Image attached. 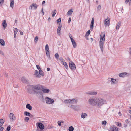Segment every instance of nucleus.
I'll return each instance as SVG.
<instances>
[{
  "label": "nucleus",
  "mask_w": 131,
  "mask_h": 131,
  "mask_svg": "<svg viewBox=\"0 0 131 131\" xmlns=\"http://www.w3.org/2000/svg\"><path fill=\"white\" fill-rule=\"evenodd\" d=\"M4 129V128L3 127H0V131H3Z\"/></svg>",
  "instance_id": "54"
},
{
  "label": "nucleus",
  "mask_w": 131,
  "mask_h": 131,
  "mask_svg": "<svg viewBox=\"0 0 131 131\" xmlns=\"http://www.w3.org/2000/svg\"><path fill=\"white\" fill-rule=\"evenodd\" d=\"M71 104H76L78 102L77 100L76 99H71Z\"/></svg>",
  "instance_id": "20"
},
{
  "label": "nucleus",
  "mask_w": 131,
  "mask_h": 131,
  "mask_svg": "<svg viewBox=\"0 0 131 131\" xmlns=\"http://www.w3.org/2000/svg\"><path fill=\"white\" fill-rule=\"evenodd\" d=\"M42 85L38 84L36 85H28L27 89L29 93L31 94L34 93L37 96L43 99V93L42 91L40 90V89L41 88Z\"/></svg>",
  "instance_id": "1"
},
{
  "label": "nucleus",
  "mask_w": 131,
  "mask_h": 131,
  "mask_svg": "<svg viewBox=\"0 0 131 131\" xmlns=\"http://www.w3.org/2000/svg\"><path fill=\"white\" fill-rule=\"evenodd\" d=\"M60 60L61 61V62L63 63V62H64L65 61V60H64L63 59V58H60Z\"/></svg>",
  "instance_id": "50"
},
{
  "label": "nucleus",
  "mask_w": 131,
  "mask_h": 131,
  "mask_svg": "<svg viewBox=\"0 0 131 131\" xmlns=\"http://www.w3.org/2000/svg\"><path fill=\"white\" fill-rule=\"evenodd\" d=\"M90 30H89L88 31L86 32V34L85 35V37H86V36H88L89 35H90Z\"/></svg>",
  "instance_id": "37"
},
{
  "label": "nucleus",
  "mask_w": 131,
  "mask_h": 131,
  "mask_svg": "<svg viewBox=\"0 0 131 131\" xmlns=\"http://www.w3.org/2000/svg\"><path fill=\"white\" fill-rule=\"evenodd\" d=\"M58 124L59 126H61V123L60 121L58 122Z\"/></svg>",
  "instance_id": "53"
},
{
  "label": "nucleus",
  "mask_w": 131,
  "mask_h": 131,
  "mask_svg": "<svg viewBox=\"0 0 131 131\" xmlns=\"http://www.w3.org/2000/svg\"><path fill=\"white\" fill-rule=\"evenodd\" d=\"M4 123V121L3 119H0V123H1L3 125Z\"/></svg>",
  "instance_id": "45"
},
{
  "label": "nucleus",
  "mask_w": 131,
  "mask_h": 131,
  "mask_svg": "<svg viewBox=\"0 0 131 131\" xmlns=\"http://www.w3.org/2000/svg\"><path fill=\"white\" fill-rule=\"evenodd\" d=\"M36 66L37 68L39 70V71L41 70V69L39 65H37Z\"/></svg>",
  "instance_id": "47"
},
{
  "label": "nucleus",
  "mask_w": 131,
  "mask_h": 131,
  "mask_svg": "<svg viewBox=\"0 0 131 131\" xmlns=\"http://www.w3.org/2000/svg\"><path fill=\"white\" fill-rule=\"evenodd\" d=\"M129 52L130 53V56L131 57V48L129 49Z\"/></svg>",
  "instance_id": "56"
},
{
  "label": "nucleus",
  "mask_w": 131,
  "mask_h": 131,
  "mask_svg": "<svg viewBox=\"0 0 131 131\" xmlns=\"http://www.w3.org/2000/svg\"><path fill=\"white\" fill-rule=\"evenodd\" d=\"M94 20V18H93L92 19L91 22L90 26V28L91 30H92L93 28Z\"/></svg>",
  "instance_id": "17"
},
{
  "label": "nucleus",
  "mask_w": 131,
  "mask_h": 131,
  "mask_svg": "<svg viewBox=\"0 0 131 131\" xmlns=\"http://www.w3.org/2000/svg\"><path fill=\"white\" fill-rule=\"evenodd\" d=\"M96 105L99 106H102L103 104L106 103V101L102 99L99 98L96 100Z\"/></svg>",
  "instance_id": "3"
},
{
  "label": "nucleus",
  "mask_w": 131,
  "mask_h": 131,
  "mask_svg": "<svg viewBox=\"0 0 131 131\" xmlns=\"http://www.w3.org/2000/svg\"><path fill=\"white\" fill-rule=\"evenodd\" d=\"M4 2V0H0V6H2L3 3Z\"/></svg>",
  "instance_id": "46"
},
{
  "label": "nucleus",
  "mask_w": 131,
  "mask_h": 131,
  "mask_svg": "<svg viewBox=\"0 0 131 131\" xmlns=\"http://www.w3.org/2000/svg\"><path fill=\"white\" fill-rule=\"evenodd\" d=\"M55 57L56 59H58L59 58V56L57 53H56L55 55Z\"/></svg>",
  "instance_id": "40"
},
{
  "label": "nucleus",
  "mask_w": 131,
  "mask_h": 131,
  "mask_svg": "<svg viewBox=\"0 0 131 131\" xmlns=\"http://www.w3.org/2000/svg\"><path fill=\"white\" fill-rule=\"evenodd\" d=\"M26 107L27 108L31 110L32 109V107L29 104H27L26 106Z\"/></svg>",
  "instance_id": "22"
},
{
  "label": "nucleus",
  "mask_w": 131,
  "mask_h": 131,
  "mask_svg": "<svg viewBox=\"0 0 131 131\" xmlns=\"http://www.w3.org/2000/svg\"><path fill=\"white\" fill-rule=\"evenodd\" d=\"M71 99H66L64 100V102L66 104L71 103Z\"/></svg>",
  "instance_id": "30"
},
{
  "label": "nucleus",
  "mask_w": 131,
  "mask_h": 131,
  "mask_svg": "<svg viewBox=\"0 0 131 131\" xmlns=\"http://www.w3.org/2000/svg\"><path fill=\"white\" fill-rule=\"evenodd\" d=\"M47 71H49L50 70V69L49 68H47Z\"/></svg>",
  "instance_id": "62"
},
{
  "label": "nucleus",
  "mask_w": 131,
  "mask_h": 131,
  "mask_svg": "<svg viewBox=\"0 0 131 131\" xmlns=\"http://www.w3.org/2000/svg\"><path fill=\"white\" fill-rule=\"evenodd\" d=\"M102 125L105 126L106 125L107 122L106 121H104L102 122Z\"/></svg>",
  "instance_id": "39"
},
{
  "label": "nucleus",
  "mask_w": 131,
  "mask_h": 131,
  "mask_svg": "<svg viewBox=\"0 0 131 131\" xmlns=\"http://www.w3.org/2000/svg\"><path fill=\"white\" fill-rule=\"evenodd\" d=\"M101 9V6L100 5H99L97 8V10L98 11L99 10Z\"/></svg>",
  "instance_id": "48"
},
{
  "label": "nucleus",
  "mask_w": 131,
  "mask_h": 131,
  "mask_svg": "<svg viewBox=\"0 0 131 131\" xmlns=\"http://www.w3.org/2000/svg\"><path fill=\"white\" fill-rule=\"evenodd\" d=\"M118 129L115 126L113 125L111 127L109 131H118Z\"/></svg>",
  "instance_id": "13"
},
{
  "label": "nucleus",
  "mask_w": 131,
  "mask_h": 131,
  "mask_svg": "<svg viewBox=\"0 0 131 131\" xmlns=\"http://www.w3.org/2000/svg\"><path fill=\"white\" fill-rule=\"evenodd\" d=\"M67 59L69 60V61H70V59L69 57H67Z\"/></svg>",
  "instance_id": "63"
},
{
  "label": "nucleus",
  "mask_w": 131,
  "mask_h": 131,
  "mask_svg": "<svg viewBox=\"0 0 131 131\" xmlns=\"http://www.w3.org/2000/svg\"><path fill=\"white\" fill-rule=\"evenodd\" d=\"M71 18L70 17L69 18L68 20V23H70V22L71 21Z\"/></svg>",
  "instance_id": "55"
},
{
  "label": "nucleus",
  "mask_w": 131,
  "mask_h": 131,
  "mask_svg": "<svg viewBox=\"0 0 131 131\" xmlns=\"http://www.w3.org/2000/svg\"><path fill=\"white\" fill-rule=\"evenodd\" d=\"M90 104L93 106L96 105V100L93 98H90L88 100Z\"/></svg>",
  "instance_id": "6"
},
{
  "label": "nucleus",
  "mask_w": 131,
  "mask_h": 131,
  "mask_svg": "<svg viewBox=\"0 0 131 131\" xmlns=\"http://www.w3.org/2000/svg\"><path fill=\"white\" fill-rule=\"evenodd\" d=\"M16 34H15V33H14V37L15 38L16 37Z\"/></svg>",
  "instance_id": "60"
},
{
  "label": "nucleus",
  "mask_w": 131,
  "mask_h": 131,
  "mask_svg": "<svg viewBox=\"0 0 131 131\" xmlns=\"http://www.w3.org/2000/svg\"><path fill=\"white\" fill-rule=\"evenodd\" d=\"M39 72L37 70H35V75L36 76V77H37L40 78L41 77L40 75H39Z\"/></svg>",
  "instance_id": "23"
},
{
  "label": "nucleus",
  "mask_w": 131,
  "mask_h": 131,
  "mask_svg": "<svg viewBox=\"0 0 131 131\" xmlns=\"http://www.w3.org/2000/svg\"><path fill=\"white\" fill-rule=\"evenodd\" d=\"M45 51L46 50H49V46L48 45V44H46V45L45 47Z\"/></svg>",
  "instance_id": "42"
},
{
  "label": "nucleus",
  "mask_w": 131,
  "mask_h": 131,
  "mask_svg": "<svg viewBox=\"0 0 131 131\" xmlns=\"http://www.w3.org/2000/svg\"><path fill=\"white\" fill-rule=\"evenodd\" d=\"M56 13V9L53 10L52 13V16L53 17H54Z\"/></svg>",
  "instance_id": "31"
},
{
  "label": "nucleus",
  "mask_w": 131,
  "mask_h": 131,
  "mask_svg": "<svg viewBox=\"0 0 131 131\" xmlns=\"http://www.w3.org/2000/svg\"><path fill=\"white\" fill-rule=\"evenodd\" d=\"M40 90L42 91V93H48L49 92L50 90L47 89H44L43 86L42 85L41 88L40 89Z\"/></svg>",
  "instance_id": "8"
},
{
  "label": "nucleus",
  "mask_w": 131,
  "mask_h": 131,
  "mask_svg": "<svg viewBox=\"0 0 131 131\" xmlns=\"http://www.w3.org/2000/svg\"><path fill=\"white\" fill-rule=\"evenodd\" d=\"M9 117L11 121L15 120L16 118L14 114L12 113H11L10 114Z\"/></svg>",
  "instance_id": "9"
},
{
  "label": "nucleus",
  "mask_w": 131,
  "mask_h": 131,
  "mask_svg": "<svg viewBox=\"0 0 131 131\" xmlns=\"http://www.w3.org/2000/svg\"><path fill=\"white\" fill-rule=\"evenodd\" d=\"M105 40V34H104L103 36L102 34H101L100 38L99 46L102 53H103V47Z\"/></svg>",
  "instance_id": "2"
},
{
  "label": "nucleus",
  "mask_w": 131,
  "mask_h": 131,
  "mask_svg": "<svg viewBox=\"0 0 131 131\" xmlns=\"http://www.w3.org/2000/svg\"><path fill=\"white\" fill-rule=\"evenodd\" d=\"M14 5V0H10V7H11L12 8H13V6Z\"/></svg>",
  "instance_id": "28"
},
{
  "label": "nucleus",
  "mask_w": 131,
  "mask_h": 131,
  "mask_svg": "<svg viewBox=\"0 0 131 131\" xmlns=\"http://www.w3.org/2000/svg\"><path fill=\"white\" fill-rule=\"evenodd\" d=\"M71 41L73 47L74 48H75L76 47L77 45L75 41L73 39H72Z\"/></svg>",
  "instance_id": "21"
},
{
  "label": "nucleus",
  "mask_w": 131,
  "mask_h": 131,
  "mask_svg": "<svg viewBox=\"0 0 131 131\" xmlns=\"http://www.w3.org/2000/svg\"><path fill=\"white\" fill-rule=\"evenodd\" d=\"M2 25L3 27L4 28H5L7 27V23L6 20H3L2 23Z\"/></svg>",
  "instance_id": "24"
},
{
  "label": "nucleus",
  "mask_w": 131,
  "mask_h": 131,
  "mask_svg": "<svg viewBox=\"0 0 131 131\" xmlns=\"http://www.w3.org/2000/svg\"><path fill=\"white\" fill-rule=\"evenodd\" d=\"M86 93L88 94L93 95H96L97 94V92L94 91H88Z\"/></svg>",
  "instance_id": "10"
},
{
  "label": "nucleus",
  "mask_w": 131,
  "mask_h": 131,
  "mask_svg": "<svg viewBox=\"0 0 131 131\" xmlns=\"http://www.w3.org/2000/svg\"><path fill=\"white\" fill-rule=\"evenodd\" d=\"M73 12V10L72 9H71L69 10L67 12V14L68 15H71Z\"/></svg>",
  "instance_id": "26"
},
{
  "label": "nucleus",
  "mask_w": 131,
  "mask_h": 131,
  "mask_svg": "<svg viewBox=\"0 0 131 131\" xmlns=\"http://www.w3.org/2000/svg\"><path fill=\"white\" fill-rule=\"evenodd\" d=\"M46 52V54L48 57V59H50L51 58L50 55V52L49 50L45 51Z\"/></svg>",
  "instance_id": "25"
},
{
  "label": "nucleus",
  "mask_w": 131,
  "mask_h": 131,
  "mask_svg": "<svg viewBox=\"0 0 131 131\" xmlns=\"http://www.w3.org/2000/svg\"><path fill=\"white\" fill-rule=\"evenodd\" d=\"M63 64L65 67V68L67 69H68V66L67 65L66 62L65 61L63 63Z\"/></svg>",
  "instance_id": "35"
},
{
  "label": "nucleus",
  "mask_w": 131,
  "mask_h": 131,
  "mask_svg": "<svg viewBox=\"0 0 131 131\" xmlns=\"http://www.w3.org/2000/svg\"><path fill=\"white\" fill-rule=\"evenodd\" d=\"M130 0H126L125 3L126 4H127Z\"/></svg>",
  "instance_id": "57"
},
{
  "label": "nucleus",
  "mask_w": 131,
  "mask_h": 131,
  "mask_svg": "<svg viewBox=\"0 0 131 131\" xmlns=\"http://www.w3.org/2000/svg\"><path fill=\"white\" fill-rule=\"evenodd\" d=\"M39 71V74L40 75V76L41 75L42 76H44V72L43 71L41 70Z\"/></svg>",
  "instance_id": "34"
},
{
  "label": "nucleus",
  "mask_w": 131,
  "mask_h": 131,
  "mask_svg": "<svg viewBox=\"0 0 131 131\" xmlns=\"http://www.w3.org/2000/svg\"><path fill=\"white\" fill-rule=\"evenodd\" d=\"M69 66L72 71L76 69L75 64L72 61H70L69 62Z\"/></svg>",
  "instance_id": "5"
},
{
  "label": "nucleus",
  "mask_w": 131,
  "mask_h": 131,
  "mask_svg": "<svg viewBox=\"0 0 131 131\" xmlns=\"http://www.w3.org/2000/svg\"><path fill=\"white\" fill-rule=\"evenodd\" d=\"M45 1H43L42 2V4H43L45 3Z\"/></svg>",
  "instance_id": "64"
},
{
  "label": "nucleus",
  "mask_w": 131,
  "mask_h": 131,
  "mask_svg": "<svg viewBox=\"0 0 131 131\" xmlns=\"http://www.w3.org/2000/svg\"><path fill=\"white\" fill-rule=\"evenodd\" d=\"M74 130V128L72 126L70 127L68 129V130L69 131H73Z\"/></svg>",
  "instance_id": "36"
},
{
  "label": "nucleus",
  "mask_w": 131,
  "mask_h": 131,
  "mask_svg": "<svg viewBox=\"0 0 131 131\" xmlns=\"http://www.w3.org/2000/svg\"><path fill=\"white\" fill-rule=\"evenodd\" d=\"M38 36H37L34 39V42L35 43H37L38 40Z\"/></svg>",
  "instance_id": "38"
},
{
  "label": "nucleus",
  "mask_w": 131,
  "mask_h": 131,
  "mask_svg": "<svg viewBox=\"0 0 131 131\" xmlns=\"http://www.w3.org/2000/svg\"><path fill=\"white\" fill-rule=\"evenodd\" d=\"M128 73H127L124 72L119 74L118 75L119 77H124Z\"/></svg>",
  "instance_id": "18"
},
{
  "label": "nucleus",
  "mask_w": 131,
  "mask_h": 131,
  "mask_svg": "<svg viewBox=\"0 0 131 131\" xmlns=\"http://www.w3.org/2000/svg\"><path fill=\"white\" fill-rule=\"evenodd\" d=\"M46 103L47 104H51L53 103L54 100L48 97H46L45 99Z\"/></svg>",
  "instance_id": "4"
},
{
  "label": "nucleus",
  "mask_w": 131,
  "mask_h": 131,
  "mask_svg": "<svg viewBox=\"0 0 131 131\" xmlns=\"http://www.w3.org/2000/svg\"><path fill=\"white\" fill-rule=\"evenodd\" d=\"M61 19L60 18H59L56 21L57 23H60L59 24H60V23L61 22Z\"/></svg>",
  "instance_id": "44"
},
{
  "label": "nucleus",
  "mask_w": 131,
  "mask_h": 131,
  "mask_svg": "<svg viewBox=\"0 0 131 131\" xmlns=\"http://www.w3.org/2000/svg\"><path fill=\"white\" fill-rule=\"evenodd\" d=\"M87 115L86 113H82L81 114V117L83 118H85L86 116Z\"/></svg>",
  "instance_id": "32"
},
{
  "label": "nucleus",
  "mask_w": 131,
  "mask_h": 131,
  "mask_svg": "<svg viewBox=\"0 0 131 131\" xmlns=\"http://www.w3.org/2000/svg\"><path fill=\"white\" fill-rule=\"evenodd\" d=\"M111 79L110 81L111 82V84H115L116 83H117L118 81V79H114L112 78H110Z\"/></svg>",
  "instance_id": "16"
},
{
  "label": "nucleus",
  "mask_w": 131,
  "mask_h": 131,
  "mask_svg": "<svg viewBox=\"0 0 131 131\" xmlns=\"http://www.w3.org/2000/svg\"><path fill=\"white\" fill-rule=\"evenodd\" d=\"M121 25V22L120 21H118V23H117V24L116 25V30L118 29L119 28Z\"/></svg>",
  "instance_id": "27"
},
{
  "label": "nucleus",
  "mask_w": 131,
  "mask_h": 131,
  "mask_svg": "<svg viewBox=\"0 0 131 131\" xmlns=\"http://www.w3.org/2000/svg\"><path fill=\"white\" fill-rule=\"evenodd\" d=\"M118 124L117 125L119 126H121V123H118Z\"/></svg>",
  "instance_id": "59"
},
{
  "label": "nucleus",
  "mask_w": 131,
  "mask_h": 131,
  "mask_svg": "<svg viewBox=\"0 0 131 131\" xmlns=\"http://www.w3.org/2000/svg\"><path fill=\"white\" fill-rule=\"evenodd\" d=\"M125 122L126 123L128 124L130 122L129 120L128 119H127L126 120Z\"/></svg>",
  "instance_id": "52"
},
{
  "label": "nucleus",
  "mask_w": 131,
  "mask_h": 131,
  "mask_svg": "<svg viewBox=\"0 0 131 131\" xmlns=\"http://www.w3.org/2000/svg\"><path fill=\"white\" fill-rule=\"evenodd\" d=\"M24 114L26 116H30L31 115V114L30 113L27 111L25 112H24Z\"/></svg>",
  "instance_id": "33"
},
{
  "label": "nucleus",
  "mask_w": 131,
  "mask_h": 131,
  "mask_svg": "<svg viewBox=\"0 0 131 131\" xmlns=\"http://www.w3.org/2000/svg\"><path fill=\"white\" fill-rule=\"evenodd\" d=\"M71 107L72 108L75 110H78L79 109V107L78 106L72 105L71 106Z\"/></svg>",
  "instance_id": "19"
},
{
  "label": "nucleus",
  "mask_w": 131,
  "mask_h": 131,
  "mask_svg": "<svg viewBox=\"0 0 131 131\" xmlns=\"http://www.w3.org/2000/svg\"><path fill=\"white\" fill-rule=\"evenodd\" d=\"M11 129V127L10 125L9 126H8L5 131H10Z\"/></svg>",
  "instance_id": "41"
},
{
  "label": "nucleus",
  "mask_w": 131,
  "mask_h": 131,
  "mask_svg": "<svg viewBox=\"0 0 131 131\" xmlns=\"http://www.w3.org/2000/svg\"><path fill=\"white\" fill-rule=\"evenodd\" d=\"M37 7L38 5L36 3H33L29 7V9H32V7H34V9H37Z\"/></svg>",
  "instance_id": "14"
},
{
  "label": "nucleus",
  "mask_w": 131,
  "mask_h": 131,
  "mask_svg": "<svg viewBox=\"0 0 131 131\" xmlns=\"http://www.w3.org/2000/svg\"><path fill=\"white\" fill-rule=\"evenodd\" d=\"M62 27V25L59 24V26L57 29V34L58 35H60V30Z\"/></svg>",
  "instance_id": "15"
},
{
  "label": "nucleus",
  "mask_w": 131,
  "mask_h": 131,
  "mask_svg": "<svg viewBox=\"0 0 131 131\" xmlns=\"http://www.w3.org/2000/svg\"><path fill=\"white\" fill-rule=\"evenodd\" d=\"M19 31L20 32V34L21 35H23V32L20 30Z\"/></svg>",
  "instance_id": "61"
},
{
  "label": "nucleus",
  "mask_w": 131,
  "mask_h": 131,
  "mask_svg": "<svg viewBox=\"0 0 131 131\" xmlns=\"http://www.w3.org/2000/svg\"><path fill=\"white\" fill-rule=\"evenodd\" d=\"M29 119V118L27 117H26L25 119V120L27 122H28V120Z\"/></svg>",
  "instance_id": "49"
},
{
  "label": "nucleus",
  "mask_w": 131,
  "mask_h": 131,
  "mask_svg": "<svg viewBox=\"0 0 131 131\" xmlns=\"http://www.w3.org/2000/svg\"><path fill=\"white\" fill-rule=\"evenodd\" d=\"M21 81L24 83L29 84L28 80L27 79H26L25 77H22Z\"/></svg>",
  "instance_id": "11"
},
{
  "label": "nucleus",
  "mask_w": 131,
  "mask_h": 131,
  "mask_svg": "<svg viewBox=\"0 0 131 131\" xmlns=\"http://www.w3.org/2000/svg\"><path fill=\"white\" fill-rule=\"evenodd\" d=\"M69 37H70V39H71V40L72 39H73L72 38V36L71 35V34H70L69 33Z\"/></svg>",
  "instance_id": "51"
},
{
  "label": "nucleus",
  "mask_w": 131,
  "mask_h": 131,
  "mask_svg": "<svg viewBox=\"0 0 131 131\" xmlns=\"http://www.w3.org/2000/svg\"><path fill=\"white\" fill-rule=\"evenodd\" d=\"M110 24V19L108 17L106 18L105 21V26H109Z\"/></svg>",
  "instance_id": "12"
},
{
  "label": "nucleus",
  "mask_w": 131,
  "mask_h": 131,
  "mask_svg": "<svg viewBox=\"0 0 131 131\" xmlns=\"http://www.w3.org/2000/svg\"><path fill=\"white\" fill-rule=\"evenodd\" d=\"M0 43L1 45L3 46L5 45V42L2 39H0Z\"/></svg>",
  "instance_id": "29"
},
{
  "label": "nucleus",
  "mask_w": 131,
  "mask_h": 131,
  "mask_svg": "<svg viewBox=\"0 0 131 131\" xmlns=\"http://www.w3.org/2000/svg\"><path fill=\"white\" fill-rule=\"evenodd\" d=\"M36 125L40 130H42L44 129V126L43 124L41 123L37 122L36 123Z\"/></svg>",
  "instance_id": "7"
},
{
  "label": "nucleus",
  "mask_w": 131,
  "mask_h": 131,
  "mask_svg": "<svg viewBox=\"0 0 131 131\" xmlns=\"http://www.w3.org/2000/svg\"><path fill=\"white\" fill-rule=\"evenodd\" d=\"M18 32V29L16 28H15L14 29V33H15V34H17V32Z\"/></svg>",
  "instance_id": "43"
},
{
  "label": "nucleus",
  "mask_w": 131,
  "mask_h": 131,
  "mask_svg": "<svg viewBox=\"0 0 131 131\" xmlns=\"http://www.w3.org/2000/svg\"><path fill=\"white\" fill-rule=\"evenodd\" d=\"M41 12H42V13H43V15H44V12L43 11V8H42V9Z\"/></svg>",
  "instance_id": "58"
}]
</instances>
